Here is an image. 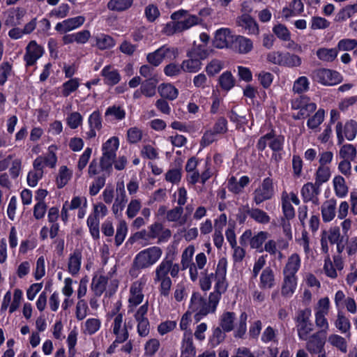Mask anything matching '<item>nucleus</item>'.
<instances>
[{
    "label": "nucleus",
    "instance_id": "680f3d73",
    "mask_svg": "<svg viewBox=\"0 0 357 357\" xmlns=\"http://www.w3.org/2000/svg\"><path fill=\"white\" fill-rule=\"evenodd\" d=\"M324 111L319 109L316 114L307 121V126L311 128H317L324 121Z\"/></svg>",
    "mask_w": 357,
    "mask_h": 357
},
{
    "label": "nucleus",
    "instance_id": "8fccbe9b",
    "mask_svg": "<svg viewBox=\"0 0 357 357\" xmlns=\"http://www.w3.org/2000/svg\"><path fill=\"white\" fill-rule=\"evenodd\" d=\"M181 32L184 30L188 29L194 25H196L199 22V18L195 15H188L185 19L181 21H177Z\"/></svg>",
    "mask_w": 357,
    "mask_h": 357
},
{
    "label": "nucleus",
    "instance_id": "6e6552de",
    "mask_svg": "<svg viewBox=\"0 0 357 357\" xmlns=\"http://www.w3.org/2000/svg\"><path fill=\"white\" fill-rule=\"evenodd\" d=\"M312 79L324 85H335L340 82L339 73L329 69L315 70L312 74Z\"/></svg>",
    "mask_w": 357,
    "mask_h": 357
},
{
    "label": "nucleus",
    "instance_id": "338daca9",
    "mask_svg": "<svg viewBox=\"0 0 357 357\" xmlns=\"http://www.w3.org/2000/svg\"><path fill=\"white\" fill-rule=\"evenodd\" d=\"M88 306L84 300L80 299L76 305V317L78 320L84 319L87 314Z\"/></svg>",
    "mask_w": 357,
    "mask_h": 357
},
{
    "label": "nucleus",
    "instance_id": "e2e57ef3",
    "mask_svg": "<svg viewBox=\"0 0 357 357\" xmlns=\"http://www.w3.org/2000/svg\"><path fill=\"white\" fill-rule=\"evenodd\" d=\"M308 79L306 77H300L294 84V91L301 93L308 89Z\"/></svg>",
    "mask_w": 357,
    "mask_h": 357
},
{
    "label": "nucleus",
    "instance_id": "473e14b6",
    "mask_svg": "<svg viewBox=\"0 0 357 357\" xmlns=\"http://www.w3.org/2000/svg\"><path fill=\"white\" fill-rule=\"evenodd\" d=\"M107 281V278L102 275L93 278L92 282V289L96 296H100L102 294L106 289Z\"/></svg>",
    "mask_w": 357,
    "mask_h": 357
},
{
    "label": "nucleus",
    "instance_id": "f8f14e48",
    "mask_svg": "<svg viewBox=\"0 0 357 357\" xmlns=\"http://www.w3.org/2000/svg\"><path fill=\"white\" fill-rule=\"evenodd\" d=\"M325 338L326 336H323L320 333H315L310 337L308 336L306 349L312 354L321 353L324 350Z\"/></svg>",
    "mask_w": 357,
    "mask_h": 357
},
{
    "label": "nucleus",
    "instance_id": "393cba45",
    "mask_svg": "<svg viewBox=\"0 0 357 357\" xmlns=\"http://www.w3.org/2000/svg\"><path fill=\"white\" fill-rule=\"evenodd\" d=\"M82 253L79 250H75L70 255L68 261V271L73 275H76L81 266Z\"/></svg>",
    "mask_w": 357,
    "mask_h": 357
},
{
    "label": "nucleus",
    "instance_id": "b1692460",
    "mask_svg": "<svg viewBox=\"0 0 357 357\" xmlns=\"http://www.w3.org/2000/svg\"><path fill=\"white\" fill-rule=\"evenodd\" d=\"M338 50L335 48H319L316 52L318 59L324 62H333L337 58Z\"/></svg>",
    "mask_w": 357,
    "mask_h": 357
},
{
    "label": "nucleus",
    "instance_id": "09e8293b",
    "mask_svg": "<svg viewBox=\"0 0 357 357\" xmlns=\"http://www.w3.org/2000/svg\"><path fill=\"white\" fill-rule=\"evenodd\" d=\"M87 225L89 227L91 234L97 239L99 238V220L96 215H89L87 219Z\"/></svg>",
    "mask_w": 357,
    "mask_h": 357
},
{
    "label": "nucleus",
    "instance_id": "c85d7f7f",
    "mask_svg": "<svg viewBox=\"0 0 357 357\" xmlns=\"http://www.w3.org/2000/svg\"><path fill=\"white\" fill-rule=\"evenodd\" d=\"M158 92L160 95L166 99L173 100L178 96V91L171 84H162L158 87Z\"/></svg>",
    "mask_w": 357,
    "mask_h": 357
},
{
    "label": "nucleus",
    "instance_id": "bf43d9fd",
    "mask_svg": "<svg viewBox=\"0 0 357 357\" xmlns=\"http://www.w3.org/2000/svg\"><path fill=\"white\" fill-rule=\"evenodd\" d=\"M128 140L131 144H135L139 142L142 137V132L140 129L133 127L127 131Z\"/></svg>",
    "mask_w": 357,
    "mask_h": 357
},
{
    "label": "nucleus",
    "instance_id": "4be33fe9",
    "mask_svg": "<svg viewBox=\"0 0 357 357\" xmlns=\"http://www.w3.org/2000/svg\"><path fill=\"white\" fill-rule=\"evenodd\" d=\"M320 186L317 185V183H307L305 184L301 189V195L304 202H308L310 201H314V199L319 193Z\"/></svg>",
    "mask_w": 357,
    "mask_h": 357
},
{
    "label": "nucleus",
    "instance_id": "9b49d317",
    "mask_svg": "<svg viewBox=\"0 0 357 357\" xmlns=\"http://www.w3.org/2000/svg\"><path fill=\"white\" fill-rule=\"evenodd\" d=\"M123 324V315L119 314L116 316L113 323V333L116 337V342H125L129 336L128 328H132L129 323Z\"/></svg>",
    "mask_w": 357,
    "mask_h": 357
},
{
    "label": "nucleus",
    "instance_id": "c756f323",
    "mask_svg": "<svg viewBox=\"0 0 357 357\" xmlns=\"http://www.w3.org/2000/svg\"><path fill=\"white\" fill-rule=\"evenodd\" d=\"M132 3L133 0H109L107 6L110 10L122 12L130 8Z\"/></svg>",
    "mask_w": 357,
    "mask_h": 357
},
{
    "label": "nucleus",
    "instance_id": "20e7f679",
    "mask_svg": "<svg viewBox=\"0 0 357 357\" xmlns=\"http://www.w3.org/2000/svg\"><path fill=\"white\" fill-rule=\"evenodd\" d=\"M312 311L310 308L300 310L294 318L298 337L307 340L309 334L313 331L314 326L310 320Z\"/></svg>",
    "mask_w": 357,
    "mask_h": 357
},
{
    "label": "nucleus",
    "instance_id": "49530a36",
    "mask_svg": "<svg viewBox=\"0 0 357 357\" xmlns=\"http://www.w3.org/2000/svg\"><path fill=\"white\" fill-rule=\"evenodd\" d=\"M128 231L127 224L125 220L120 221L115 236V243L117 246L120 245L124 241Z\"/></svg>",
    "mask_w": 357,
    "mask_h": 357
},
{
    "label": "nucleus",
    "instance_id": "ea45409f",
    "mask_svg": "<svg viewBox=\"0 0 357 357\" xmlns=\"http://www.w3.org/2000/svg\"><path fill=\"white\" fill-rule=\"evenodd\" d=\"M328 342L343 353H346L347 351V342L345 339L340 335L335 334L331 335L328 337Z\"/></svg>",
    "mask_w": 357,
    "mask_h": 357
},
{
    "label": "nucleus",
    "instance_id": "c03bdc74",
    "mask_svg": "<svg viewBox=\"0 0 357 357\" xmlns=\"http://www.w3.org/2000/svg\"><path fill=\"white\" fill-rule=\"evenodd\" d=\"M71 177V172L66 166L61 167L59 174L56 178L57 186L61 188L65 186Z\"/></svg>",
    "mask_w": 357,
    "mask_h": 357
},
{
    "label": "nucleus",
    "instance_id": "4c0bfd02",
    "mask_svg": "<svg viewBox=\"0 0 357 357\" xmlns=\"http://www.w3.org/2000/svg\"><path fill=\"white\" fill-rule=\"evenodd\" d=\"M333 184L336 195L338 197H342L347 195L348 188L345 185V181L342 176H335L333 179Z\"/></svg>",
    "mask_w": 357,
    "mask_h": 357
},
{
    "label": "nucleus",
    "instance_id": "5701e85b",
    "mask_svg": "<svg viewBox=\"0 0 357 357\" xmlns=\"http://www.w3.org/2000/svg\"><path fill=\"white\" fill-rule=\"evenodd\" d=\"M336 204L333 199H329L323 203L321 206V215L324 222L331 221L336 213Z\"/></svg>",
    "mask_w": 357,
    "mask_h": 357
},
{
    "label": "nucleus",
    "instance_id": "e433bc0d",
    "mask_svg": "<svg viewBox=\"0 0 357 357\" xmlns=\"http://www.w3.org/2000/svg\"><path fill=\"white\" fill-rule=\"evenodd\" d=\"M326 314H327L319 312L315 313V324L316 326L320 328L317 333H320L323 336H326L329 327L328 321L325 317Z\"/></svg>",
    "mask_w": 357,
    "mask_h": 357
},
{
    "label": "nucleus",
    "instance_id": "de8ad7c7",
    "mask_svg": "<svg viewBox=\"0 0 357 357\" xmlns=\"http://www.w3.org/2000/svg\"><path fill=\"white\" fill-rule=\"evenodd\" d=\"M100 324L101 322L98 319H89L85 322L84 333L89 335H93L100 329Z\"/></svg>",
    "mask_w": 357,
    "mask_h": 357
},
{
    "label": "nucleus",
    "instance_id": "37998d69",
    "mask_svg": "<svg viewBox=\"0 0 357 357\" xmlns=\"http://www.w3.org/2000/svg\"><path fill=\"white\" fill-rule=\"evenodd\" d=\"M221 88L225 91L230 90L234 85V79L230 72H225L219 78Z\"/></svg>",
    "mask_w": 357,
    "mask_h": 357
},
{
    "label": "nucleus",
    "instance_id": "0e129e2a",
    "mask_svg": "<svg viewBox=\"0 0 357 357\" xmlns=\"http://www.w3.org/2000/svg\"><path fill=\"white\" fill-rule=\"evenodd\" d=\"M160 347V342L157 339H151L145 344V354L149 356H153Z\"/></svg>",
    "mask_w": 357,
    "mask_h": 357
},
{
    "label": "nucleus",
    "instance_id": "13d9d810",
    "mask_svg": "<svg viewBox=\"0 0 357 357\" xmlns=\"http://www.w3.org/2000/svg\"><path fill=\"white\" fill-rule=\"evenodd\" d=\"M274 33L281 40L284 41L290 40V33L287 27L281 24L273 27Z\"/></svg>",
    "mask_w": 357,
    "mask_h": 357
},
{
    "label": "nucleus",
    "instance_id": "7ed1b4c3",
    "mask_svg": "<svg viewBox=\"0 0 357 357\" xmlns=\"http://www.w3.org/2000/svg\"><path fill=\"white\" fill-rule=\"evenodd\" d=\"M119 142L116 137H112L102 145V155L100 160V166L102 172L109 176L112 170V165L116 158V152L119 148Z\"/></svg>",
    "mask_w": 357,
    "mask_h": 357
},
{
    "label": "nucleus",
    "instance_id": "2eb2a0df",
    "mask_svg": "<svg viewBox=\"0 0 357 357\" xmlns=\"http://www.w3.org/2000/svg\"><path fill=\"white\" fill-rule=\"evenodd\" d=\"M234 36L228 29H220L215 33L213 45L217 48L230 47Z\"/></svg>",
    "mask_w": 357,
    "mask_h": 357
},
{
    "label": "nucleus",
    "instance_id": "0eeeda50",
    "mask_svg": "<svg viewBox=\"0 0 357 357\" xmlns=\"http://www.w3.org/2000/svg\"><path fill=\"white\" fill-rule=\"evenodd\" d=\"M177 55V51L174 48L164 45L155 52L149 53L146 56L148 62L153 66H158L163 59L175 58Z\"/></svg>",
    "mask_w": 357,
    "mask_h": 357
},
{
    "label": "nucleus",
    "instance_id": "2f4dec72",
    "mask_svg": "<svg viewBox=\"0 0 357 357\" xmlns=\"http://www.w3.org/2000/svg\"><path fill=\"white\" fill-rule=\"evenodd\" d=\"M335 325L342 333H347V337H350V321L342 312H338Z\"/></svg>",
    "mask_w": 357,
    "mask_h": 357
},
{
    "label": "nucleus",
    "instance_id": "f3484780",
    "mask_svg": "<svg viewBox=\"0 0 357 357\" xmlns=\"http://www.w3.org/2000/svg\"><path fill=\"white\" fill-rule=\"evenodd\" d=\"M43 49L35 41H31L26 47L24 60L27 66H32L42 56Z\"/></svg>",
    "mask_w": 357,
    "mask_h": 357
},
{
    "label": "nucleus",
    "instance_id": "9d476101",
    "mask_svg": "<svg viewBox=\"0 0 357 357\" xmlns=\"http://www.w3.org/2000/svg\"><path fill=\"white\" fill-rule=\"evenodd\" d=\"M342 238L340 236V228L337 227H332L328 231H323L321 238V250L325 254L328 252V241L331 244L337 245L340 241H342Z\"/></svg>",
    "mask_w": 357,
    "mask_h": 357
},
{
    "label": "nucleus",
    "instance_id": "3c124183",
    "mask_svg": "<svg viewBox=\"0 0 357 357\" xmlns=\"http://www.w3.org/2000/svg\"><path fill=\"white\" fill-rule=\"evenodd\" d=\"M357 133V123L354 120H350L346 123L344 126V135L345 137L349 140H353Z\"/></svg>",
    "mask_w": 357,
    "mask_h": 357
},
{
    "label": "nucleus",
    "instance_id": "cd10ccee",
    "mask_svg": "<svg viewBox=\"0 0 357 357\" xmlns=\"http://www.w3.org/2000/svg\"><path fill=\"white\" fill-rule=\"evenodd\" d=\"M246 213L252 219L260 224H267L271 220V218L267 213L258 208L250 207V210H248Z\"/></svg>",
    "mask_w": 357,
    "mask_h": 357
},
{
    "label": "nucleus",
    "instance_id": "f03ea898",
    "mask_svg": "<svg viewBox=\"0 0 357 357\" xmlns=\"http://www.w3.org/2000/svg\"><path fill=\"white\" fill-rule=\"evenodd\" d=\"M162 250L157 246H153L140 251L135 257L132 266L130 271L131 275H136V271L150 267L155 264L161 257Z\"/></svg>",
    "mask_w": 357,
    "mask_h": 357
},
{
    "label": "nucleus",
    "instance_id": "6e6d98bb",
    "mask_svg": "<svg viewBox=\"0 0 357 357\" xmlns=\"http://www.w3.org/2000/svg\"><path fill=\"white\" fill-rule=\"evenodd\" d=\"M247 319V314L245 312H242L239 317L238 324L235 332V337L241 338L245 335L246 332Z\"/></svg>",
    "mask_w": 357,
    "mask_h": 357
},
{
    "label": "nucleus",
    "instance_id": "c9c22d12",
    "mask_svg": "<svg viewBox=\"0 0 357 357\" xmlns=\"http://www.w3.org/2000/svg\"><path fill=\"white\" fill-rule=\"evenodd\" d=\"M195 247L193 245H189L184 250L181 255V261L182 270L187 269L190 265L194 264L192 262Z\"/></svg>",
    "mask_w": 357,
    "mask_h": 357
},
{
    "label": "nucleus",
    "instance_id": "a18cd8bd",
    "mask_svg": "<svg viewBox=\"0 0 357 357\" xmlns=\"http://www.w3.org/2000/svg\"><path fill=\"white\" fill-rule=\"evenodd\" d=\"M96 45L100 50H106L114 46L115 41L110 36L101 35L97 38Z\"/></svg>",
    "mask_w": 357,
    "mask_h": 357
},
{
    "label": "nucleus",
    "instance_id": "79ce46f5",
    "mask_svg": "<svg viewBox=\"0 0 357 357\" xmlns=\"http://www.w3.org/2000/svg\"><path fill=\"white\" fill-rule=\"evenodd\" d=\"M107 174L106 172L102 174L100 176L96 177L93 183V184L90 186L89 192L91 195H97L100 190L105 185V181Z\"/></svg>",
    "mask_w": 357,
    "mask_h": 357
},
{
    "label": "nucleus",
    "instance_id": "5fc2aeb1",
    "mask_svg": "<svg viewBox=\"0 0 357 357\" xmlns=\"http://www.w3.org/2000/svg\"><path fill=\"white\" fill-rule=\"evenodd\" d=\"M301 59L298 56L289 53L284 54L282 66L297 67L301 66Z\"/></svg>",
    "mask_w": 357,
    "mask_h": 357
},
{
    "label": "nucleus",
    "instance_id": "72a5a7b5",
    "mask_svg": "<svg viewBox=\"0 0 357 357\" xmlns=\"http://www.w3.org/2000/svg\"><path fill=\"white\" fill-rule=\"evenodd\" d=\"M235 314L231 312L224 313L220 319V326L224 332H229L234 328Z\"/></svg>",
    "mask_w": 357,
    "mask_h": 357
},
{
    "label": "nucleus",
    "instance_id": "774afa93",
    "mask_svg": "<svg viewBox=\"0 0 357 357\" xmlns=\"http://www.w3.org/2000/svg\"><path fill=\"white\" fill-rule=\"evenodd\" d=\"M357 46V40L355 39H342L339 41L337 50L349 51L354 49Z\"/></svg>",
    "mask_w": 357,
    "mask_h": 357
},
{
    "label": "nucleus",
    "instance_id": "ddd939ff",
    "mask_svg": "<svg viewBox=\"0 0 357 357\" xmlns=\"http://www.w3.org/2000/svg\"><path fill=\"white\" fill-rule=\"evenodd\" d=\"M252 40L242 36H234L230 45V48L240 54H247L252 50Z\"/></svg>",
    "mask_w": 357,
    "mask_h": 357
},
{
    "label": "nucleus",
    "instance_id": "58836bf2",
    "mask_svg": "<svg viewBox=\"0 0 357 357\" xmlns=\"http://www.w3.org/2000/svg\"><path fill=\"white\" fill-rule=\"evenodd\" d=\"M331 176L330 169L326 166H319L316 172L315 183L321 186L322 183L326 182Z\"/></svg>",
    "mask_w": 357,
    "mask_h": 357
},
{
    "label": "nucleus",
    "instance_id": "a19ab883",
    "mask_svg": "<svg viewBox=\"0 0 357 357\" xmlns=\"http://www.w3.org/2000/svg\"><path fill=\"white\" fill-rule=\"evenodd\" d=\"M170 260L165 259L155 269V279L169 278L168 273L170 271Z\"/></svg>",
    "mask_w": 357,
    "mask_h": 357
},
{
    "label": "nucleus",
    "instance_id": "7c9ffc66",
    "mask_svg": "<svg viewBox=\"0 0 357 357\" xmlns=\"http://www.w3.org/2000/svg\"><path fill=\"white\" fill-rule=\"evenodd\" d=\"M157 83L158 79L156 77H151L144 81L140 87L142 94L146 97L154 96Z\"/></svg>",
    "mask_w": 357,
    "mask_h": 357
},
{
    "label": "nucleus",
    "instance_id": "4468645a",
    "mask_svg": "<svg viewBox=\"0 0 357 357\" xmlns=\"http://www.w3.org/2000/svg\"><path fill=\"white\" fill-rule=\"evenodd\" d=\"M236 22L238 26L248 31L249 33L255 35L259 34V30L258 24L250 15L244 13L236 18Z\"/></svg>",
    "mask_w": 357,
    "mask_h": 357
},
{
    "label": "nucleus",
    "instance_id": "bb28decb",
    "mask_svg": "<svg viewBox=\"0 0 357 357\" xmlns=\"http://www.w3.org/2000/svg\"><path fill=\"white\" fill-rule=\"evenodd\" d=\"M296 287V276L284 275V282L281 289V294L282 296L286 297L291 296L294 294Z\"/></svg>",
    "mask_w": 357,
    "mask_h": 357
},
{
    "label": "nucleus",
    "instance_id": "423d86ee",
    "mask_svg": "<svg viewBox=\"0 0 357 357\" xmlns=\"http://www.w3.org/2000/svg\"><path fill=\"white\" fill-rule=\"evenodd\" d=\"M226 262L223 261H219L214 280L216 283L215 285V291L210 294L211 295L212 303H215L216 302H219L220 296L222 293H224L227 287V284L226 282Z\"/></svg>",
    "mask_w": 357,
    "mask_h": 357
},
{
    "label": "nucleus",
    "instance_id": "39448f33",
    "mask_svg": "<svg viewBox=\"0 0 357 357\" xmlns=\"http://www.w3.org/2000/svg\"><path fill=\"white\" fill-rule=\"evenodd\" d=\"M218 302L212 303L211 295H209L207 302L199 293H194L191 298V308L194 311H197L195 314L197 320L199 319V316H206L208 313L214 312Z\"/></svg>",
    "mask_w": 357,
    "mask_h": 357
},
{
    "label": "nucleus",
    "instance_id": "052dcab7",
    "mask_svg": "<svg viewBox=\"0 0 357 357\" xmlns=\"http://www.w3.org/2000/svg\"><path fill=\"white\" fill-rule=\"evenodd\" d=\"M141 202L138 199H132L129 203L126 214L129 218H133L136 216L141 208Z\"/></svg>",
    "mask_w": 357,
    "mask_h": 357
},
{
    "label": "nucleus",
    "instance_id": "6ab92c4d",
    "mask_svg": "<svg viewBox=\"0 0 357 357\" xmlns=\"http://www.w3.org/2000/svg\"><path fill=\"white\" fill-rule=\"evenodd\" d=\"M275 285V276L271 267L265 268L260 275L259 286L261 289H271Z\"/></svg>",
    "mask_w": 357,
    "mask_h": 357
},
{
    "label": "nucleus",
    "instance_id": "f257e3e1",
    "mask_svg": "<svg viewBox=\"0 0 357 357\" xmlns=\"http://www.w3.org/2000/svg\"><path fill=\"white\" fill-rule=\"evenodd\" d=\"M209 55V51L205 45H197L187 52L188 59L181 63L183 71L187 73H196L202 68V61L206 59Z\"/></svg>",
    "mask_w": 357,
    "mask_h": 357
},
{
    "label": "nucleus",
    "instance_id": "69168bd1",
    "mask_svg": "<svg viewBox=\"0 0 357 357\" xmlns=\"http://www.w3.org/2000/svg\"><path fill=\"white\" fill-rule=\"evenodd\" d=\"M183 213V207L176 206L167 212V220L169 222H177L180 220Z\"/></svg>",
    "mask_w": 357,
    "mask_h": 357
},
{
    "label": "nucleus",
    "instance_id": "1a4fd4ad",
    "mask_svg": "<svg viewBox=\"0 0 357 357\" xmlns=\"http://www.w3.org/2000/svg\"><path fill=\"white\" fill-rule=\"evenodd\" d=\"M274 194L273 180L269 177L264 179L261 185L253 192V200L257 205L272 198Z\"/></svg>",
    "mask_w": 357,
    "mask_h": 357
},
{
    "label": "nucleus",
    "instance_id": "412c9836",
    "mask_svg": "<svg viewBox=\"0 0 357 357\" xmlns=\"http://www.w3.org/2000/svg\"><path fill=\"white\" fill-rule=\"evenodd\" d=\"M301 259L298 255L293 254L289 258L283 270L284 275L295 276L299 269Z\"/></svg>",
    "mask_w": 357,
    "mask_h": 357
},
{
    "label": "nucleus",
    "instance_id": "4d7b16f0",
    "mask_svg": "<svg viewBox=\"0 0 357 357\" xmlns=\"http://www.w3.org/2000/svg\"><path fill=\"white\" fill-rule=\"evenodd\" d=\"M268 234L266 231H260L257 235L254 236L250 242L252 248L259 249L261 248L262 244L268 238Z\"/></svg>",
    "mask_w": 357,
    "mask_h": 357
},
{
    "label": "nucleus",
    "instance_id": "a878e982",
    "mask_svg": "<svg viewBox=\"0 0 357 357\" xmlns=\"http://www.w3.org/2000/svg\"><path fill=\"white\" fill-rule=\"evenodd\" d=\"M101 75L105 77V82L107 85H115L119 81L121 76L116 70L112 69L111 66H105L102 72Z\"/></svg>",
    "mask_w": 357,
    "mask_h": 357
},
{
    "label": "nucleus",
    "instance_id": "864d4df0",
    "mask_svg": "<svg viewBox=\"0 0 357 357\" xmlns=\"http://www.w3.org/2000/svg\"><path fill=\"white\" fill-rule=\"evenodd\" d=\"M282 211L286 218L288 220L292 219L295 215L294 209L292 205L291 204L287 195H286L285 197L282 195Z\"/></svg>",
    "mask_w": 357,
    "mask_h": 357
},
{
    "label": "nucleus",
    "instance_id": "aec40b11",
    "mask_svg": "<svg viewBox=\"0 0 357 357\" xmlns=\"http://www.w3.org/2000/svg\"><path fill=\"white\" fill-rule=\"evenodd\" d=\"M145 284V281L140 280L132 283L130 287V297L129 298V303L134 305L140 304L144 298V295L142 293L143 287Z\"/></svg>",
    "mask_w": 357,
    "mask_h": 357
},
{
    "label": "nucleus",
    "instance_id": "603ef678",
    "mask_svg": "<svg viewBox=\"0 0 357 357\" xmlns=\"http://www.w3.org/2000/svg\"><path fill=\"white\" fill-rule=\"evenodd\" d=\"M284 138L282 135L275 136L270 133L269 147L273 151H279L282 149Z\"/></svg>",
    "mask_w": 357,
    "mask_h": 357
},
{
    "label": "nucleus",
    "instance_id": "dca6fc26",
    "mask_svg": "<svg viewBox=\"0 0 357 357\" xmlns=\"http://www.w3.org/2000/svg\"><path fill=\"white\" fill-rule=\"evenodd\" d=\"M84 21L85 18L83 16L69 18L61 22L57 23L55 29L59 32L66 33L84 24Z\"/></svg>",
    "mask_w": 357,
    "mask_h": 357
},
{
    "label": "nucleus",
    "instance_id": "a211bd4d",
    "mask_svg": "<svg viewBox=\"0 0 357 357\" xmlns=\"http://www.w3.org/2000/svg\"><path fill=\"white\" fill-rule=\"evenodd\" d=\"M195 355L196 349L193 344L192 333L185 331L182 341L181 357H195Z\"/></svg>",
    "mask_w": 357,
    "mask_h": 357
},
{
    "label": "nucleus",
    "instance_id": "f704fd0d",
    "mask_svg": "<svg viewBox=\"0 0 357 357\" xmlns=\"http://www.w3.org/2000/svg\"><path fill=\"white\" fill-rule=\"evenodd\" d=\"M356 154L357 151L356 147L349 144L342 146L339 151L340 158L351 161L356 158Z\"/></svg>",
    "mask_w": 357,
    "mask_h": 357
}]
</instances>
